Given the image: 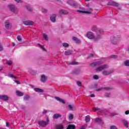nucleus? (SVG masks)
<instances>
[{"label":"nucleus","mask_w":129,"mask_h":129,"mask_svg":"<svg viewBox=\"0 0 129 129\" xmlns=\"http://www.w3.org/2000/svg\"><path fill=\"white\" fill-rule=\"evenodd\" d=\"M86 37L90 40H94V41H97L98 39H100V36L98 35L97 37L94 36V34L92 32H88L86 34Z\"/></svg>","instance_id":"nucleus-1"},{"label":"nucleus","mask_w":129,"mask_h":129,"mask_svg":"<svg viewBox=\"0 0 129 129\" xmlns=\"http://www.w3.org/2000/svg\"><path fill=\"white\" fill-rule=\"evenodd\" d=\"M8 8L12 13H17L18 12V9L15 7V5H8Z\"/></svg>","instance_id":"nucleus-2"},{"label":"nucleus","mask_w":129,"mask_h":129,"mask_svg":"<svg viewBox=\"0 0 129 129\" xmlns=\"http://www.w3.org/2000/svg\"><path fill=\"white\" fill-rule=\"evenodd\" d=\"M48 123H49V119H46V121H44L43 120L38 121V124H39V125H41V126H46V125L48 124Z\"/></svg>","instance_id":"nucleus-3"},{"label":"nucleus","mask_w":129,"mask_h":129,"mask_svg":"<svg viewBox=\"0 0 129 129\" xmlns=\"http://www.w3.org/2000/svg\"><path fill=\"white\" fill-rule=\"evenodd\" d=\"M78 12L79 13H82L83 14H90L91 13H92V9L89 8L87 9V11H81V10H78Z\"/></svg>","instance_id":"nucleus-4"},{"label":"nucleus","mask_w":129,"mask_h":129,"mask_svg":"<svg viewBox=\"0 0 129 129\" xmlns=\"http://www.w3.org/2000/svg\"><path fill=\"white\" fill-rule=\"evenodd\" d=\"M108 66L106 64H104L103 66H100L99 67H98V68H97L96 69V71H102V70H104V69H106V68H107Z\"/></svg>","instance_id":"nucleus-5"},{"label":"nucleus","mask_w":129,"mask_h":129,"mask_svg":"<svg viewBox=\"0 0 129 129\" xmlns=\"http://www.w3.org/2000/svg\"><path fill=\"white\" fill-rule=\"evenodd\" d=\"M108 5L109 6H115V7H118V4L116 3L115 2L113 1H109L108 3Z\"/></svg>","instance_id":"nucleus-6"},{"label":"nucleus","mask_w":129,"mask_h":129,"mask_svg":"<svg viewBox=\"0 0 129 129\" xmlns=\"http://www.w3.org/2000/svg\"><path fill=\"white\" fill-rule=\"evenodd\" d=\"M23 24L26 26H31L33 25V22L31 21H26L23 22Z\"/></svg>","instance_id":"nucleus-7"},{"label":"nucleus","mask_w":129,"mask_h":129,"mask_svg":"<svg viewBox=\"0 0 129 129\" xmlns=\"http://www.w3.org/2000/svg\"><path fill=\"white\" fill-rule=\"evenodd\" d=\"M50 21L52 23H55L56 21V14H53L50 16Z\"/></svg>","instance_id":"nucleus-8"},{"label":"nucleus","mask_w":129,"mask_h":129,"mask_svg":"<svg viewBox=\"0 0 129 129\" xmlns=\"http://www.w3.org/2000/svg\"><path fill=\"white\" fill-rule=\"evenodd\" d=\"M0 99H2V100H9V97L7 95H0Z\"/></svg>","instance_id":"nucleus-9"},{"label":"nucleus","mask_w":129,"mask_h":129,"mask_svg":"<svg viewBox=\"0 0 129 129\" xmlns=\"http://www.w3.org/2000/svg\"><path fill=\"white\" fill-rule=\"evenodd\" d=\"M101 64V61H98L96 62H93L91 64V66L92 67H95V66H99V65H100Z\"/></svg>","instance_id":"nucleus-10"},{"label":"nucleus","mask_w":129,"mask_h":129,"mask_svg":"<svg viewBox=\"0 0 129 129\" xmlns=\"http://www.w3.org/2000/svg\"><path fill=\"white\" fill-rule=\"evenodd\" d=\"M55 129H64V126L62 124H58L56 125Z\"/></svg>","instance_id":"nucleus-11"},{"label":"nucleus","mask_w":129,"mask_h":129,"mask_svg":"<svg viewBox=\"0 0 129 129\" xmlns=\"http://www.w3.org/2000/svg\"><path fill=\"white\" fill-rule=\"evenodd\" d=\"M47 78L46 77L45 75H41V82H45L46 80H47Z\"/></svg>","instance_id":"nucleus-12"},{"label":"nucleus","mask_w":129,"mask_h":129,"mask_svg":"<svg viewBox=\"0 0 129 129\" xmlns=\"http://www.w3.org/2000/svg\"><path fill=\"white\" fill-rule=\"evenodd\" d=\"M95 122H97V123L101 124L102 123V120L100 118H97L95 119Z\"/></svg>","instance_id":"nucleus-13"},{"label":"nucleus","mask_w":129,"mask_h":129,"mask_svg":"<svg viewBox=\"0 0 129 129\" xmlns=\"http://www.w3.org/2000/svg\"><path fill=\"white\" fill-rule=\"evenodd\" d=\"M24 38L23 35H18L17 37V39L19 42H22V39Z\"/></svg>","instance_id":"nucleus-14"},{"label":"nucleus","mask_w":129,"mask_h":129,"mask_svg":"<svg viewBox=\"0 0 129 129\" xmlns=\"http://www.w3.org/2000/svg\"><path fill=\"white\" fill-rule=\"evenodd\" d=\"M72 53H73V51L67 50L65 51L64 55H66V56H68L69 55H71V54H72Z\"/></svg>","instance_id":"nucleus-15"},{"label":"nucleus","mask_w":129,"mask_h":129,"mask_svg":"<svg viewBox=\"0 0 129 129\" xmlns=\"http://www.w3.org/2000/svg\"><path fill=\"white\" fill-rule=\"evenodd\" d=\"M73 40L74 41H75V42H76V43H77V44H79V43H80V42H81L80 41V40L78 39V38H77V37H73Z\"/></svg>","instance_id":"nucleus-16"},{"label":"nucleus","mask_w":129,"mask_h":129,"mask_svg":"<svg viewBox=\"0 0 129 129\" xmlns=\"http://www.w3.org/2000/svg\"><path fill=\"white\" fill-rule=\"evenodd\" d=\"M16 94L18 96H23L24 95V93L20 91H17Z\"/></svg>","instance_id":"nucleus-17"},{"label":"nucleus","mask_w":129,"mask_h":129,"mask_svg":"<svg viewBox=\"0 0 129 129\" xmlns=\"http://www.w3.org/2000/svg\"><path fill=\"white\" fill-rule=\"evenodd\" d=\"M55 99H56V100H57L58 101H59V102H61V103H65V101H64V100L59 98V97H55Z\"/></svg>","instance_id":"nucleus-18"},{"label":"nucleus","mask_w":129,"mask_h":129,"mask_svg":"<svg viewBox=\"0 0 129 129\" xmlns=\"http://www.w3.org/2000/svg\"><path fill=\"white\" fill-rule=\"evenodd\" d=\"M59 13L63 14V15H67V14H68V11L66 10H61L59 11Z\"/></svg>","instance_id":"nucleus-19"},{"label":"nucleus","mask_w":129,"mask_h":129,"mask_svg":"<svg viewBox=\"0 0 129 129\" xmlns=\"http://www.w3.org/2000/svg\"><path fill=\"white\" fill-rule=\"evenodd\" d=\"M102 89H105V90H109L110 89V88L109 87H106V88H99L96 90V91H100L102 90Z\"/></svg>","instance_id":"nucleus-20"},{"label":"nucleus","mask_w":129,"mask_h":129,"mask_svg":"<svg viewBox=\"0 0 129 129\" xmlns=\"http://www.w3.org/2000/svg\"><path fill=\"white\" fill-rule=\"evenodd\" d=\"M102 73L103 75L107 76V75H109V74H110V73H111V72L103 71V72H102Z\"/></svg>","instance_id":"nucleus-21"},{"label":"nucleus","mask_w":129,"mask_h":129,"mask_svg":"<svg viewBox=\"0 0 129 129\" xmlns=\"http://www.w3.org/2000/svg\"><path fill=\"white\" fill-rule=\"evenodd\" d=\"M67 129H75V126L74 124H69Z\"/></svg>","instance_id":"nucleus-22"},{"label":"nucleus","mask_w":129,"mask_h":129,"mask_svg":"<svg viewBox=\"0 0 129 129\" xmlns=\"http://www.w3.org/2000/svg\"><path fill=\"white\" fill-rule=\"evenodd\" d=\"M11 27V24H10L9 22H6L5 23V27L6 29H9Z\"/></svg>","instance_id":"nucleus-23"},{"label":"nucleus","mask_w":129,"mask_h":129,"mask_svg":"<svg viewBox=\"0 0 129 129\" xmlns=\"http://www.w3.org/2000/svg\"><path fill=\"white\" fill-rule=\"evenodd\" d=\"M85 121H86V122H89V121H90V115H87V116H86Z\"/></svg>","instance_id":"nucleus-24"},{"label":"nucleus","mask_w":129,"mask_h":129,"mask_svg":"<svg viewBox=\"0 0 129 129\" xmlns=\"http://www.w3.org/2000/svg\"><path fill=\"white\" fill-rule=\"evenodd\" d=\"M34 91H36V92H43V91L42 89H40L38 88H35Z\"/></svg>","instance_id":"nucleus-25"},{"label":"nucleus","mask_w":129,"mask_h":129,"mask_svg":"<svg viewBox=\"0 0 129 129\" xmlns=\"http://www.w3.org/2000/svg\"><path fill=\"white\" fill-rule=\"evenodd\" d=\"M68 106L70 110H74L75 109V107L72 105H69Z\"/></svg>","instance_id":"nucleus-26"},{"label":"nucleus","mask_w":129,"mask_h":129,"mask_svg":"<svg viewBox=\"0 0 129 129\" xmlns=\"http://www.w3.org/2000/svg\"><path fill=\"white\" fill-rule=\"evenodd\" d=\"M93 111H98L99 112H101V109L98 108H93Z\"/></svg>","instance_id":"nucleus-27"},{"label":"nucleus","mask_w":129,"mask_h":129,"mask_svg":"<svg viewBox=\"0 0 129 129\" xmlns=\"http://www.w3.org/2000/svg\"><path fill=\"white\" fill-rule=\"evenodd\" d=\"M58 117H61V115L59 114H54L53 115V118H58Z\"/></svg>","instance_id":"nucleus-28"},{"label":"nucleus","mask_w":129,"mask_h":129,"mask_svg":"<svg viewBox=\"0 0 129 129\" xmlns=\"http://www.w3.org/2000/svg\"><path fill=\"white\" fill-rule=\"evenodd\" d=\"M123 123L124 124V125H125V126H128V122H127V121L125 120H123Z\"/></svg>","instance_id":"nucleus-29"},{"label":"nucleus","mask_w":129,"mask_h":129,"mask_svg":"<svg viewBox=\"0 0 129 129\" xmlns=\"http://www.w3.org/2000/svg\"><path fill=\"white\" fill-rule=\"evenodd\" d=\"M62 46L63 47H64V48H68V47H69V44L67 43H62Z\"/></svg>","instance_id":"nucleus-30"},{"label":"nucleus","mask_w":129,"mask_h":129,"mask_svg":"<svg viewBox=\"0 0 129 129\" xmlns=\"http://www.w3.org/2000/svg\"><path fill=\"white\" fill-rule=\"evenodd\" d=\"M74 117V116L73 115V114H70L69 115V118L70 120H72V119H73Z\"/></svg>","instance_id":"nucleus-31"},{"label":"nucleus","mask_w":129,"mask_h":129,"mask_svg":"<svg viewBox=\"0 0 129 129\" xmlns=\"http://www.w3.org/2000/svg\"><path fill=\"white\" fill-rule=\"evenodd\" d=\"M30 98V96L26 95L24 96V100H28Z\"/></svg>","instance_id":"nucleus-32"},{"label":"nucleus","mask_w":129,"mask_h":129,"mask_svg":"<svg viewBox=\"0 0 129 129\" xmlns=\"http://www.w3.org/2000/svg\"><path fill=\"white\" fill-rule=\"evenodd\" d=\"M6 63L8 64V65L11 66V65L13 64V61H12V60H7Z\"/></svg>","instance_id":"nucleus-33"},{"label":"nucleus","mask_w":129,"mask_h":129,"mask_svg":"<svg viewBox=\"0 0 129 129\" xmlns=\"http://www.w3.org/2000/svg\"><path fill=\"white\" fill-rule=\"evenodd\" d=\"M38 46H39V47L41 48V49H42V50H43V51H45V49L44 47V46L40 44H38Z\"/></svg>","instance_id":"nucleus-34"},{"label":"nucleus","mask_w":129,"mask_h":129,"mask_svg":"<svg viewBox=\"0 0 129 129\" xmlns=\"http://www.w3.org/2000/svg\"><path fill=\"white\" fill-rule=\"evenodd\" d=\"M43 38L46 41H48V36L46 34H43Z\"/></svg>","instance_id":"nucleus-35"},{"label":"nucleus","mask_w":129,"mask_h":129,"mask_svg":"<svg viewBox=\"0 0 129 129\" xmlns=\"http://www.w3.org/2000/svg\"><path fill=\"white\" fill-rule=\"evenodd\" d=\"M8 77H10V78H14V79H16V77L12 74L9 75Z\"/></svg>","instance_id":"nucleus-36"},{"label":"nucleus","mask_w":129,"mask_h":129,"mask_svg":"<svg viewBox=\"0 0 129 129\" xmlns=\"http://www.w3.org/2000/svg\"><path fill=\"white\" fill-rule=\"evenodd\" d=\"M124 64L125 66H129V60H126Z\"/></svg>","instance_id":"nucleus-37"},{"label":"nucleus","mask_w":129,"mask_h":129,"mask_svg":"<svg viewBox=\"0 0 129 129\" xmlns=\"http://www.w3.org/2000/svg\"><path fill=\"white\" fill-rule=\"evenodd\" d=\"M111 58H113V59H116V58H117V55H112L111 56Z\"/></svg>","instance_id":"nucleus-38"},{"label":"nucleus","mask_w":129,"mask_h":129,"mask_svg":"<svg viewBox=\"0 0 129 129\" xmlns=\"http://www.w3.org/2000/svg\"><path fill=\"white\" fill-rule=\"evenodd\" d=\"M105 96H106L107 97H109L110 94L108 93H106L105 94Z\"/></svg>","instance_id":"nucleus-39"},{"label":"nucleus","mask_w":129,"mask_h":129,"mask_svg":"<svg viewBox=\"0 0 129 129\" xmlns=\"http://www.w3.org/2000/svg\"><path fill=\"white\" fill-rule=\"evenodd\" d=\"M77 62H75V61H73L71 63V64H72V65H76L77 64Z\"/></svg>","instance_id":"nucleus-40"},{"label":"nucleus","mask_w":129,"mask_h":129,"mask_svg":"<svg viewBox=\"0 0 129 129\" xmlns=\"http://www.w3.org/2000/svg\"><path fill=\"white\" fill-rule=\"evenodd\" d=\"M110 129H117V128H116V126H115V125H112V126H111Z\"/></svg>","instance_id":"nucleus-41"},{"label":"nucleus","mask_w":129,"mask_h":129,"mask_svg":"<svg viewBox=\"0 0 129 129\" xmlns=\"http://www.w3.org/2000/svg\"><path fill=\"white\" fill-rule=\"evenodd\" d=\"M26 8H27V10L28 11H29L30 12L32 11V9L29 6H26Z\"/></svg>","instance_id":"nucleus-42"},{"label":"nucleus","mask_w":129,"mask_h":129,"mask_svg":"<svg viewBox=\"0 0 129 129\" xmlns=\"http://www.w3.org/2000/svg\"><path fill=\"white\" fill-rule=\"evenodd\" d=\"M68 4H69V5H70V6H73V4L71 3V1H69L68 2Z\"/></svg>","instance_id":"nucleus-43"},{"label":"nucleus","mask_w":129,"mask_h":129,"mask_svg":"<svg viewBox=\"0 0 129 129\" xmlns=\"http://www.w3.org/2000/svg\"><path fill=\"white\" fill-rule=\"evenodd\" d=\"M93 78H94V79L97 80V79H98V76H96V75H95V76H93Z\"/></svg>","instance_id":"nucleus-44"},{"label":"nucleus","mask_w":129,"mask_h":129,"mask_svg":"<svg viewBox=\"0 0 129 129\" xmlns=\"http://www.w3.org/2000/svg\"><path fill=\"white\" fill-rule=\"evenodd\" d=\"M3 45L0 43V51H3Z\"/></svg>","instance_id":"nucleus-45"},{"label":"nucleus","mask_w":129,"mask_h":129,"mask_svg":"<svg viewBox=\"0 0 129 129\" xmlns=\"http://www.w3.org/2000/svg\"><path fill=\"white\" fill-rule=\"evenodd\" d=\"M77 84L78 86H81V82H77Z\"/></svg>","instance_id":"nucleus-46"},{"label":"nucleus","mask_w":129,"mask_h":129,"mask_svg":"<svg viewBox=\"0 0 129 129\" xmlns=\"http://www.w3.org/2000/svg\"><path fill=\"white\" fill-rule=\"evenodd\" d=\"M16 3H22V0H14Z\"/></svg>","instance_id":"nucleus-47"},{"label":"nucleus","mask_w":129,"mask_h":129,"mask_svg":"<svg viewBox=\"0 0 129 129\" xmlns=\"http://www.w3.org/2000/svg\"><path fill=\"white\" fill-rule=\"evenodd\" d=\"M42 12L43 13H47V10H46V9H42Z\"/></svg>","instance_id":"nucleus-48"},{"label":"nucleus","mask_w":129,"mask_h":129,"mask_svg":"<svg viewBox=\"0 0 129 129\" xmlns=\"http://www.w3.org/2000/svg\"><path fill=\"white\" fill-rule=\"evenodd\" d=\"M125 114L127 115L129 114V110H127L125 112Z\"/></svg>","instance_id":"nucleus-49"},{"label":"nucleus","mask_w":129,"mask_h":129,"mask_svg":"<svg viewBox=\"0 0 129 129\" xmlns=\"http://www.w3.org/2000/svg\"><path fill=\"white\" fill-rule=\"evenodd\" d=\"M47 113V110H44L43 111V112H42V113L43 114H45V113Z\"/></svg>","instance_id":"nucleus-50"},{"label":"nucleus","mask_w":129,"mask_h":129,"mask_svg":"<svg viewBox=\"0 0 129 129\" xmlns=\"http://www.w3.org/2000/svg\"><path fill=\"white\" fill-rule=\"evenodd\" d=\"M14 81H15V82H16V83H17V84H20V82H19V81H17V80H15Z\"/></svg>","instance_id":"nucleus-51"},{"label":"nucleus","mask_w":129,"mask_h":129,"mask_svg":"<svg viewBox=\"0 0 129 129\" xmlns=\"http://www.w3.org/2000/svg\"><path fill=\"white\" fill-rule=\"evenodd\" d=\"M80 129H86V127H85V126H83Z\"/></svg>","instance_id":"nucleus-52"},{"label":"nucleus","mask_w":129,"mask_h":129,"mask_svg":"<svg viewBox=\"0 0 129 129\" xmlns=\"http://www.w3.org/2000/svg\"><path fill=\"white\" fill-rule=\"evenodd\" d=\"M113 41H116V38H115V37H114V38L112 40V43H113Z\"/></svg>","instance_id":"nucleus-53"},{"label":"nucleus","mask_w":129,"mask_h":129,"mask_svg":"<svg viewBox=\"0 0 129 129\" xmlns=\"http://www.w3.org/2000/svg\"><path fill=\"white\" fill-rule=\"evenodd\" d=\"M95 96V95H94V94H92L90 95V97H94Z\"/></svg>","instance_id":"nucleus-54"},{"label":"nucleus","mask_w":129,"mask_h":129,"mask_svg":"<svg viewBox=\"0 0 129 129\" xmlns=\"http://www.w3.org/2000/svg\"><path fill=\"white\" fill-rule=\"evenodd\" d=\"M89 57H93V54H92V53L90 54Z\"/></svg>","instance_id":"nucleus-55"},{"label":"nucleus","mask_w":129,"mask_h":129,"mask_svg":"<svg viewBox=\"0 0 129 129\" xmlns=\"http://www.w3.org/2000/svg\"><path fill=\"white\" fill-rule=\"evenodd\" d=\"M6 126H7L8 127L10 126V124H9V123H6Z\"/></svg>","instance_id":"nucleus-56"},{"label":"nucleus","mask_w":129,"mask_h":129,"mask_svg":"<svg viewBox=\"0 0 129 129\" xmlns=\"http://www.w3.org/2000/svg\"><path fill=\"white\" fill-rule=\"evenodd\" d=\"M2 70H3V67H0V71H2Z\"/></svg>","instance_id":"nucleus-57"},{"label":"nucleus","mask_w":129,"mask_h":129,"mask_svg":"<svg viewBox=\"0 0 129 129\" xmlns=\"http://www.w3.org/2000/svg\"><path fill=\"white\" fill-rule=\"evenodd\" d=\"M12 46H16V44L15 43H13Z\"/></svg>","instance_id":"nucleus-58"},{"label":"nucleus","mask_w":129,"mask_h":129,"mask_svg":"<svg viewBox=\"0 0 129 129\" xmlns=\"http://www.w3.org/2000/svg\"><path fill=\"white\" fill-rule=\"evenodd\" d=\"M0 129H6V128H1V127H0Z\"/></svg>","instance_id":"nucleus-59"},{"label":"nucleus","mask_w":129,"mask_h":129,"mask_svg":"<svg viewBox=\"0 0 129 129\" xmlns=\"http://www.w3.org/2000/svg\"><path fill=\"white\" fill-rule=\"evenodd\" d=\"M87 7H88V5H87Z\"/></svg>","instance_id":"nucleus-60"}]
</instances>
